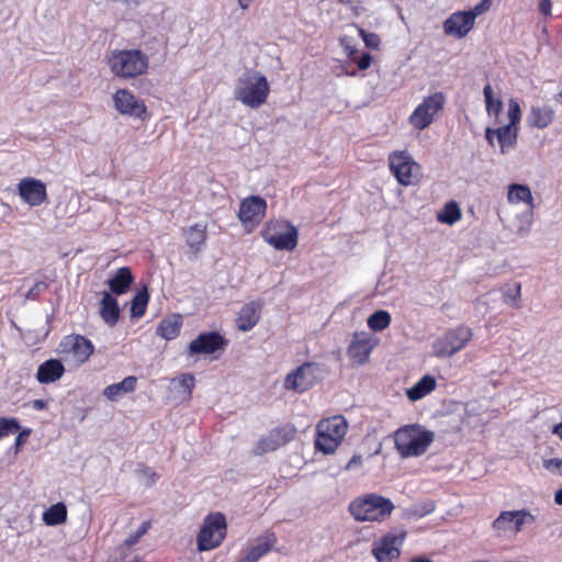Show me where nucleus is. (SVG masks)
I'll list each match as a JSON object with an SVG mask.
<instances>
[{"mask_svg":"<svg viewBox=\"0 0 562 562\" xmlns=\"http://www.w3.org/2000/svg\"><path fill=\"white\" fill-rule=\"evenodd\" d=\"M134 282V277L128 267L119 268L112 278L109 279L108 285L112 293L116 295H122L126 293L132 283Z\"/></svg>","mask_w":562,"mask_h":562,"instance_id":"nucleus-28","label":"nucleus"},{"mask_svg":"<svg viewBox=\"0 0 562 562\" xmlns=\"http://www.w3.org/2000/svg\"><path fill=\"white\" fill-rule=\"evenodd\" d=\"M340 45L344 47L347 57L351 60H356L358 49L349 43L348 36L340 38Z\"/></svg>","mask_w":562,"mask_h":562,"instance_id":"nucleus-46","label":"nucleus"},{"mask_svg":"<svg viewBox=\"0 0 562 562\" xmlns=\"http://www.w3.org/2000/svg\"><path fill=\"white\" fill-rule=\"evenodd\" d=\"M227 535V521L225 515L216 512L209 514L196 536V546L200 552L218 548Z\"/></svg>","mask_w":562,"mask_h":562,"instance_id":"nucleus-7","label":"nucleus"},{"mask_svg":"<svg viewBox=\"0 0 562 562\" xmlns=\"http://www.w3.org/2000/svg\"><path fill=\"white\" fill-rule=\"evenodd\" d=\"M348 429L341 415L322 419L316 426L315 449L324 454L334 453L342 442Z\"/></svg>","mask_w":562,"mask_h":562,"instance_id":"nucleus-6","label":"nucleus"},{"mask_svg":"<svg viewBox=\"0 0 562 562\" xmlns=\"http://www.w3.org/2000/svg\"><path fill=\"white\" fill-rule=\"evenodd\" d=\"M378 339H374L366 331H357L347 348V355L353 364L363 366L369 359L372 350L375 348Z\"/></svg>","mask_w":562,"mask_h":562,"instance_id":"nucleus-17","label":"nucleus"},{"mask_svg":"<svg viewBox=\"0 0 562 562\" xmlns=\"http://www.w3.org/2000/svg\"><path fill=\"white\" fill-rule=\"evenodd\" d=\"M553 434L558 435L562 439V423L554 426Z\"/></svg>","mask_w":562,"mask_h":562,"instance_id":"nucleus-56","label":"nucleus"},{"mask_svg":"<svg viewBox=\"0 0 562 562\" xmlns=\"http://www.w3.org/2000/svg\"><path fill=\"white\" fill-rule=\"evenodd\" d=\"M67 515L66 505L59 502L52 505L43 513V521L47 526H58L67 521Z\"/></svg>","mask_w":562,"mask_h":562,"instance_id":"nucleus-33","label":"nucleus"},{"mask_svg":"<svg viewBox=\"0 0 562 562\" xmlns=\"http://www.w3.org/2000/svg\"><path fill=\"white\" fill-rule=\"evenodd\" d=\"M473 337L470 327L460 325L448 329L432 344L434 355L438 358H450L467 347Z\"/></svg>","mask_w":562,"mask_h":562,"instance_id":"nucleus-9","label":"nucleus"},{"mask_svg":"<svg viewBox=\"0 0 562 562\" xmlns=\"http://www.w3.org/2000/svg\"><path fill=\"white\" fill-rule=\"evenodd\" d=\"M554 503L559 506H562V487L555 491Z\"/></svg>","mask_w":562,"mask_h":562,"instance_id":"nucleus-54","label":"nucleus"},{"mask_svg":"<svg viewBox=\"0 0 562 562\" xmlns=\"http://www.w3.org/2000/svg\"><path fill=\"white\" fill-rule=\"evenodd\" d=\"M254 0H238V4L243 10H246L249 8Z\"/></svg>","mask_w":562,"mask_h":562,"instance_id":"nucleus-55","label":"nucleus"},{"mask_svg":"<svg viewBox=\"0 0 562 562\" xmlns=\"http://www.w3.org/2000/svg\"><path fill=\"white\" fill-rule=\"evenodd\" d=\"M554 110L549 105L531 106L527 116V124L532 128L543 130L552 124L554 121Z\"/></svg>","mask_w":562,"mask_h":562,"instance_id":"nucleus-26","label":"nucleus"},{"mask_svg":"<svg viewBox=\"0 0 562 562\" xmlns=\"http://www.w3.org/2000/svg\"><path fill=\"white\" fill-rule=\"evenodd\" d=\"M317 370L318 364L315 362H304L286 375L284 381L285 389L293 390L299 393L310 390L316 383Z\"/></svg>","mask_w":562,"mask_h":562,"instance_id":"nucleus-16","label":"nucleus"},{"mask_svg":"<svg viewBox=\"0 0 562 562\" xmlns=\"http://www.w3.org/2000/svg\"><path fill=\"white\" fill-rule=\"evenodd\" d=\"M362 462V458L360 456H352V458L349 460V462L347 463V469H352L357 465H360Z\"/></svg>","mask_w":562,"mask_h":562,"instance_id":"nucleus-52","label":"nucleus"},{"mask_svg":"<svg viewBox=\"0 0 562 562\" xmlns=\"http://www.w3.org/2000/svg\"><path fill=\"white\" fill-rule=\"evenodd\" d=\"M47 289L48 284L46 282L38 281L27 291L26 299L34 301L41 295V293H43Z\"/></svg>","mask_w":562,"mask_h":562,"instance_id":"nucleus-43","label":"nucleus"},{"mask_svg":"<svg viewBox=\"0 0 562 562\" xmlns=\"http://www.w3.org/2000/svg\"><path fill=\"white\" fill-rule=\"evenodd\" d=\"M187 245L193 252H199L207 238V226L205 224H193L184 232Z\"/></svg>","mask_w":562,"mask_h":562,"instance_id":"nucleus-31","label":"nucleus"},{"mask_svg":"<svg viewBox=\"0 0 562 562\" xmlns=\"http://www.w3.org/2000/svg\"><path fill=\"white\" fill-rule=\"evenodd\" d=\"M150 527H151V521L150 520L143 521L142 525L139 526V528L136 531H134L133 533H131L125 539V544L127 547H132V546L136 544L139 541V539L145 533H147V531L150 529Z\"/></svg>","mask_w":562,"mask_h":562,"instance_id":"nucleus-40","label":"nucleus"},{"mask_svg":"<svg viewBox=\"0 0 562 562\" xmlns=\"http://www.w3.org/2000/svg\"><path fill=\"white\" fill-rule=\"evenodd\" d=\"M508 123L498 127H486L485 139L491 147H495L497 140L499 151L503 155L508 154L517 145L519 125L521 121V108L515 99L508 101L507 111Z\"/></svg>","mask_w":562,"mask_h":562,"instance_id":"nucleus-3","label":"nucleus"},{"mask_svg":"<svg viewBox=\"0 0 562 562\" xmlns=\"http://www.w3.org/2000/svg\"><path fill=\"white\" fill-rule=\"evenodd\" d=\"M394 508L390 498L375 493L359 496L349 504V512L357 521H383Z\"/></svg>","mask_w":562,"mask_h":562,"instance_id":"nucleus-5","label":"nucleus"},{"mask_svg":"<svg viewBox=\"0 0 562 562\" xmlns=\"http://www.w3.org/2000/svg\"><path fill=\"white\" fill-rule=\"evenodd\" d=\"M461 210L456 201L447 202L443 207L438 212V222L447 225H453L461 220Z\"/></svg>","mask_w":562,"mask_h":562,"instance_id":"nucleus-34","label":"nucleus"},{"mask_svg":"<svg viewBox=\"0 0 562 562\" xmlns=\"http://www.w3.org/2000/svg\"><path fill=\"white\" fill-rule=\"evenodd\" d=\"M121 2L125 3V4H135V5H138L140 4L142 2H144L145 0H120Z\"/></svg>","mask_w":562,"mask_h":562,"instance_id":"nucleus-57","label":"nucleus"},{"mask_svg":"<svg viewBox=\"0 0 562 562\" xmlns=\"http://www.w3.org/2000/svg\"><path fill=\"white\" fill-rule=\"evenodd\" d=\"M409 562H432V561L427 558H415V559H412Z\"/></svg>","mask_w":562,"mask_h":562,"instance_id":"nucleus-58","label":"nucleus"},{"mask_svg":"<svg viewBox=\"0 0 562 562\" xmlns=\"http://www.w3.org/2000/svg\"><path fill=\"white\" fill-rule=\"evenodd\" d=\"M359 34L362 37L364 44L370 48H376L380 44V38L374 33H367L363 29H359Z\"/></svg>","mask_w":562,"mask_h":562,"instance_id":"nucleus-44","label":"nucleus"},{"mask_svg":"<svg viewBox=\"0 0 562 562\" xmlns=\"http://www.w3.org/2000/svg\"><path fill=\"white\" fill-rule=\"evenodd\" d=\"M142 475L146 477L147 480V486H151L155 484L156 480L158 479V475L155 471H153L149 468H143L140 471Z\"/></svg>","mask_w":562,"mask_h":562,"instance_id":"nucleus-49","label":"nucleus"},{"mask_svg":"<svg viewBox=\"0 0 562 562\" xmlns=\"http://www.w3.org/2000/svg\"><path fill=\"white\" fill-rule=\"evenodd\" d=\"M535 521L536 516L527 509L504 510L492 522V528L498 532L513 530L514 533H518L525 525H530Z\"/></svg>","mask_w":562,"mask_h":562,"instance_id":"nucleus-14","label":"nucleus"},{"mask_svg":"<svg viewBox=\"0 0 562 562\" xmlns=\"http://www.w3.org/2000/svg\"><path fill=\"white\" fill-rule=\"evenodd\" d=\"M392 317L387 311L379 310L371 314L368 318V326L373 331H382L391 324Z\"/></svg>","mask_w":562,"mask_h":562,"instance_id":"nucleus-38","label":"nucleus"},{"mask_svg":"<svg viewBox=\"0 0 562 562\" xmlns=\"http://www.w3.org/2000/svg\"><path fill=\"white\" fill-rule=\"evenodd\" d=\"M435 437L432 430L419 424H409L394 432V446L402 458H416L427 452Z\"/></svg>","mask_w":562,"mask_h":562,"instance_id":"nucleus-1","label":"nucleus"},{"mask_svg":"<svg viewBox=\"0 0 562 562\" xmlns=\"http://www.w3.org/2000/svg\"><path fill=\"white\" fill-rule=\"evenodd\" d=\"M270 86L266 76L258 71H246L237 80L234 97L244 105L258 109L267 102Z\"/></svg>","mask_w":562,"mask_h":562,"instance_id":"nucleus-4","label":"nucleus"},{"mask_svg":"<svg viewBox=\"0 0 562 562\" xmlns=\"http://www.w3.org/2000/svg\"><path fill=\"white\" fill-rule=\"evenodd\" d=\"M390 170L402 186L417 182L420 166L406 151H394L389 156Z\"/></svg>","mask_w":562,"mask_h":562,"instance_id":"nucleus-13","label":"nucleus"},{"mask_svg":"<svg viewBox=\"0 0 562 562\" xmlns=\"http://www.w3.org/2000/svg\"><path fill=\"white\" fill-rule=\"evenodd\" d=\"M179 384L183 389V392L186 393V396L188 398L191 397L192 391L195 386V379L194 375L191 373H183L179 378Z\"/></svg>","mask_w":562,"mask_h":562,"instance_id":"nucleus-41","label":"nucleus"},{"mask_svg":"<svg viewBox=\"0 0 562 562\" xmlns=\"http://www.w3.org/2000/svg\"><path fill=\"white\" fill-rule=\"evenodd\" d=\"M33 407L37 411H42V409H45L46 408V402L43 401V400H34L33 401Z\"/></svg>","mask_w":562,"mask_h":562,"instance_id":"nucleus-53","label":"nucleus"},{"mask_svg":"<svg viewBox=\"0 0 562 562\" xmlns=\"http://www.w3.org/2000/svg\"><path fill=\"white\" fill-rule=\"evenodd\" d=\"M543 467L551 472H560L562 474V459L552 458L543 461Z\"/></svg>","mask_w":562,"mask_h":562,"instance_id":"nucleus-47","label":"nucleus"},{"mask_svg":"<svg viewBox=\"0 0 562 562\" xmlns=\"http://www.w3.org/2000/svg\"><path fill=\"white\" fill-rule=\"evenodd\" d=\"M30 434H31L30 429H24V430L19 432L18 437L15 438V443H14L16 450H19L20 447L26 441V439L29 438Z\"/></svg>","mask_w":562,"mask_h":562,"instance_id":"nucleus-51","label":"nucleus"},{"mask_svg":"<svg viewBox=\"0 0 562 562\" xmlns=\"http://www.w3.org/2000/svg\"><path fill=\"white\" fill-rule=\"evenodd\" d=\"M65 373V367L59 359H48L37 368L36 380L41 384H49L58 381Z\"/></svg>","mask_w":562,"mask_h":562,"instance_id":"nucleus-25","label":"nucleus"},{"mask_svg":"<svg viewBox=\"0 0 562 562\" xmlns=\"http://www.w3.org/2000/svg\"><path fill=\"white\" fill-rule=\"evenodd\" d=\"M447 98L445 93L435 92L422 101L408 116L409 124L417 131L427 128L443 110Z\"/></svg>","mask_w":562,"mask_h":562,"instance_id":"nucleus-10","label":"nucleus"},{"mask_svg":"<svg viewBox=\"0 0 562 562\" xmlns=\"http://www.w3.org/2000/svg\"><path fill=\"white\" fill-rule=\"evenodd\" d=\"M296 434V428L290 423L277 426L257 441L252 448V453L255 456H263L268 452L276 451L294 440Z\"/></svg>","mask_w":562,"mask_h":562,"instance_id":"nucleus-12","label":"nucleus"},{"mask_svg":"<svg viewBox=\"0 0 562 562\" xmlns=\"http://www.w3.org/2000/svg\"><path fill=\"white\" fill-rule=\"evenodd\" d=\"M473 26V18L465 11L454 12L443 22L445 33L456 38L465 37Z\"/></svg>","mask_w":562,"mask_h":562,"instance_id":"nucleus-21","label":"nucleus"},{"mask_svg":"<svg viewBox=\"0 0 562 562\" xmlns=\"http://www.w3.org/2000/svg\"><path fill=\"white\" fill-rule=\"evenodd\" d=\"M337 2L341 4H353L356 0H336Z\"/></svg>","mask_w":562,"mask_h":562,"instance_id":"nucleus-59","label":"nucleus"},{"mask_svg":"<svg viewBox=\"0 0 562 562\" xmlns=\"http://www.w3.org/2000/svg\"><path fill=\"white\" fill-rule=\"evenodd\" d=\"M94 352V346L90 339L79 334H70L60 340L57 353L65 361H74L83 364Z\"/></svg>","mask_w":562,"mask_h":562,"instance_id":"nucleus-11","label":"nucleus"},{"mask_svg":"<svg viewBox=\"0 0 562 562\" xmlns=\"http://www.w3.org/2000/svg\"><path fill=\"white\" fill-rule=\"evenodd\" d=\"M437 386L436 379L426 374L420 378L412 387L407 389L406 395L409 401L416 402L430 394Z\"/></svg>","mask_w":562,"mask_h":562,"instance_id":"nucleus-30","label":"nucleus"},{"mask_svg":"<svg viewBox=\"0 0 562 562\" xmlns=\"http://www.w3.org/2000/svg\"><path fill=\"white\" fill-rule=\"evenodd\" d=\"M355 61L360 70H366L371 66L372 57L369 53H362L359 57L356 56Z\"/></svg>","mask_w":562,"mask_h":562,"instance_id":"nucleus-48","label":"nucleus"},{"mask_svg":"<svg viewBox=\"0 0 562 562\" xmlns=\"http://www.w3.org/2000/svg\"><path fill=\"white\" fill-rule=\"evenodd\" d=\"M128 562H139V561H138V560H131V561H128Z\"/></svg>","mask_w":562,"mask_h":562,"instance_id":"nucleus-60","label":"nucleus"},{"mask_svg":"<svg viewBox=\"0 0 562 562\" xmlns=\"http://www.w3.org/2000/svg\"><path fill=\"white\" fill-rule=\"evenodd\" d=\"M484 98H485V108L488 116H494L495 121H497L502 110L503 102L498 98H494L493 88L490 83H487L483 89Z\"/></svg>","mask_w":562,"mask_h":562,"instance_id":"nucleus-36","label":"nucleus"},{"mask_svg":"<svg viewBox=\"0 0 562 562\" xmlns=\"http://www.w3.org/2000/svg\"><path fill=\"white\" fill-rule=\"evenodd\" d=\"M266 210V200L259 195H251L240 202L238 218L248 231H252L263 218Z\"/></svg>","mask_w":562,"mask_h":562,"instance_id":"nucleus-15","label":"nucleus"},{"mask_svg":"<svg viewBox=\"0 0 562 562\" xmlns=\"http://www.w3.org/2000/svg\"><path fill=\"white\" fill-rule=\"evenodd\" d=\"M106 65L114 77L134 79L147 72L149 58L138 48L114 49L106 55Z\"/></svg>","mask_w":562,"mask_h":562,"instance_id":"nucleus-2","label":"nucleus"},{"mask_svg":"<svg viewBox=\"0 0 562 562\" xmlns=\"http://www.w3.org/2000/svg\"><path fill=\"white\" fill-rule=\"evenodd\" d=\"M114 106L123 115L143 119L147 113L144 101L137 99L130 90L119 89L113 94Z\"/></svg>","mask_w":562,"mask_h":562,"instance_id":"nucleus-20","label":"nucleus"},{"mask_svg":"<svg viewBox=\"0 0 562 562\" xmlns=\"http://www.w3.org/2000/svg\"><path fill=\"white\" fill-rule=\"evenodd\" d=\"M18 193L30 206H40L47 201L46 184L36 178L26 177L18 183Z\"/></svg>","mask_w":562,"mask_h":562,"instance_id":"nucleus-19","label":"nucleus"},{"mask_svg":"<svg viewBox=\"0 0 562 562\" xmlns=\"http://www.w3.org/2000/svg\"><path fill=\"white\" fill-rule=\"evenodd\" d=\"M183 319L181 314H172L164 319L157 326V335L166 340H172L177 338L182 328Z\"/></svg>","mask_w":562,"mask_h":562,"instance_id":"nucleus-29","label":"nucleus"},{"mask_svg":"<svg viewBox=\"0 0 562 562\" xmlns=\"http://www.w3.org/2000/svg\"><path fill=\"white\" fill-rule=\"evenodd\" d=\"M491 7V0H482L480 3H477L473 9L465 11L468 15H472L473 22L475 23V19L477 15L484 13L487 11Z\"/></svg>","mask_w":562,"mask_h":562,"instance_id":"nucleus-45","label":"nucleus"},{"mask_svg":"<svg viewBox=\"0 0 562 562\" xmlns=\"http://www.w3.org/2000/svg\"><path fill=\"white\" fill-rule=\"evenodd\" d=\"M402 540L396 536L386 535L380 541L374 542L372 554L378 562H392L400 557Z\"/></svg>","mask_w":562,"mask_h":562,"instance_id":"nucleus-22","label":"nucleus"},{"mask_svg":"<svg viewBox=\"0 0 562 562\" xmlns=\"http://www.w3.org/2000/svg\"><path fill=\"white\" fill-rule=\"evenodd\" d=\"M520 290H521L520 283L515 282L513 284V290H509L508 292H506L504 294L505 301L506 302L512 301L514 307H519V304L517 302L520 299Z\"/></svg>","mask_w":562,"mask_h":562,"instance_id":"nucleus-42","label":"nucleus"},{"mask_svg":"<svg viewBox=\"0 0 562 562\" xmlns=\"http://www.w3.org/2000/svg\"><path fill=\"white\" fill-rule=\"evenodd\" d=\"M262 304L259 302H249L241 306L237 314L236 326L241 331L251 330L259 322Z\"/></svg>","mask_w":562,"mask_h":562,"instance_id":"nucleus-24","label":"nucleus"},{"mask_svg":"<svg viewBox=\"0 0 562 562\" xmlns=\"http://www.w3.org/2000/svg\"><path fill=\"white\" fill-rule=\"evenodd\" d=\"M149 301V294L147 288L139 290L132 299L131 303V315L136 318H140L145 315L146 308Z\"/></svg>","mask_w":562,"mask_h":562,"instance_id":"nucleus-37","label":"nucleus"},{"mask_svg":"<svg viewBox=\"0 0 562 562\" xmlns=\"http://www.w3.org/2000/svg\"><path fill=\"white\" fill-rule=\"evenodd\" d=\"M261 236L266 243L277 250L292 251L296 248L299 240L296 227L285 220L267 222Z\"/></svg>","mask_w":562,"mask_h":562,"instance_id":"nucleus-8","label":"nucleus"},{"mask_svg":"<svg viewBox=\"0 0 562 562\" xmlns=\"http://www.w3.org/2000/svg\"><path fill=\"white\" fill-rule=\"evenodd\" d=\"M552 2L551 0H540L539 1V11L544 16L551 15Z\"/></svg>","mask_w":562,"mask_h":562,"instance_id":"nucleus-50","label":"nucleus"},{"mask_svg":"<svg viewBox=\"0 0 562 562\" xmlns=\"http://www.w3.org/2000/svg\"><path fill=\"white\" fill-rule=\"evenodd\" d=\"M507 199L510 203L525 202L530 207L533 206V198L528 186L510 184L508 188Z\"/></svg>","mask_w":562,"mask_h":562,"instance_id":"nucleus-35","label":"nucleus"},{"mask_svg":"<svg viewBox=\"0 0 562 562\" xmlns=\"http://www.w3.org/2000/svg\"><path fill=\"white\" fill-rule=\"evenodd\" d=\"M20 424L15 418L1 417L0 418V439L8 437L11 434L20 431Z\"/></svg>","mask_w":562,"mask_h":562,"instance_id":"nucleus-39","label":"nucleus"},{"mask_svg":"<svg viewBox=\"0 0 562 562\" xmlns=\"http://www.w3.org/2000/svg\"><path fill=\"white\" fill-rule=\"evenodd\" d=\"M228 340L218 331H205L198 335L188 347L189 355H212L224 350Z\"/></svg>","mask_w":562,"mask_h":562,"instance_id":"nucleus-18","label":"nucleus"},{"mask_svg":"<svg viewBox=\"0 0 562 562\" xmlns=\"http://www.w3.org/2000/svg\"><path fill=\"white\" fill-rule=\"evenodd\" d=\"M276 542V533L272 531H266L256 539V543L254 546L247 549L246 554L240 562H257L272 550Z\"/></svg>","mask_w":562,"mask_h":562,"instance_id":"nucleus-23","label":"nucleus"},{"mask_svg":"<svg viewBox=\"0 0 562 562\" xmlns=\"http://www.w3.org/2000/svg\"><path fill=\"white\" fill-rule=\"evenodd\" d=\"M99 313L104 323L111 327L119 322L121 314L119 302L111 293L103 292Z\"/></svg>","mask_w":562,"mask_h":562,"instance_id":"nucleus-27","label":"nucleus"},{"mask_svg":"<svg viewBox=\"0 0 562 562\" xmlns=\"http://www.w3.org/2000/svg\"><path fill=\"white\" fill-rule=\"evenodd\" d=\"M136 385L137 378L134 375H130L119 383L108 385L103 390V395L110 401H116L122 395L134 392Z\"/></svg>","mask_w":562,"mask_h":562,"instance_id":"nucleus-32","label":"nucleus"}]
</instances>
